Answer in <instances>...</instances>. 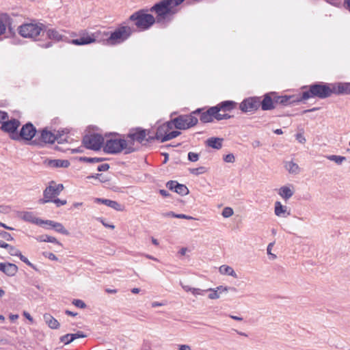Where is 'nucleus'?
<instances>
[{
	"instance_id": "nucleus-1",
	"label": "nucleus",
	"mask_w": 350,
	"mask_h": 350,
	"mask_svg": "<svg viewBox=\"0 0 350 350\" xmlns=\"http://www.w3.org/2000/svg\"><path fill=\"white\" fill-rule=\"evenodd\" d=\"M332 83L315 82L309 85H304L301 88L299 93L301 103H305L312 98L325 99L333 94Z\"/></svg>"
},
{
	"instance_id": "nucleus-2",
	"label": "nucleus",
	"mask_w": 350,
	"mask_h": 350,
	"mask_svg": "<svg viewBox=\"0 0 350 350\" xmlns=\"http://www.w3.org/2000/svg\"><path fill=\"white\" fill-rule=\"evenodd\" d=\"M148 9H141L133 12L126 21L127 24L131 26L135 31H146L150 29L156 22V19L151 14H148Z\"/></svg>"
},
{
	"instance_id": "nucleus-3",
	"label": "nucleus",
	"mask_w": 350,
	"mask_h": 350,
	"mask_svg": "<svg viewBox=\"0 0 350 350\" xmlns=\"http://www.w3.org/2000/svg\"><path fill=\"white\" fill-rule=\"evenodd\" d=\"M149 11L156 14V22L161 23L172 21L178 10L172 3V0H160L154 3Z\"/></svg>"
},
{
	"instance_id": "nucleus-4",
	"label": "nucleus",
	"mask_w": 350,
	"mask_h": 350,
	"mask_svg": "<svg viewBox=\"0 0 350 350\" xmlns=\"http://www.w3.org/2000/svg\"><path fill=\"white\" fill-rule=\"evenodd\" d=\"M80 36L79 38L72 39L68 42L77 46L87 45L94 42H99L108 46L109 31H97L89 34L85 30H83L81 32Z\"/></svg>"
},
{
	"instance_id": "nucleus-5",
	"label": "nucleus",
	"mask_w": 350,
	"mask_h": 350,
	"mask_svg": "<svg viewBox=\"0 0 350 350\" xmlns=\"http://www.w3.org/2000/svg\"><path fill=\"white\" fill-rule=\"evenodd\" d=\"M139 150L138 148H132L128 146L125 139L110 138L106 140L103 146V151L108 154H116L124 151V154H129Z\"/></svg>"
},
{
	"instance_id": "nucleus-6",
	"label": "nucleus",
	"mask_w": 350,
	"mask_h": 350,
	"mask_svg": "<svg viewBox=\"0 0 350 350\" xmlns=\"http://www.w3.org/2000/svg\"><path fill=\"white\" fill-rule=\"evenodd\" d=\"M134 31L126 21L123 22L114 31H109L108 46H116L123 43L131 36Z\"/></svg>"
},
{
	"instance_id": "nucleus-7",
	"label": "nucleus",
	"mask_w": 350,
	"mask_h": 350,
	"mask_svg": "<svg viewBox=\"0 0 350 350\" xmlns=\"http://www.w3.org/2000/svg\"><path fill=\"white\" fill-rule=\"evenodd\" d=\"M149 131L142 127H134L129 129V133L125 135L126 139L128 142V146H131L132 148H138L139 146H135V143L141 144L142 146H147L151 141H148V137H146Z\"/></svg>"
},
{
	"instance_id": "nucleus-8",
	"label": "nucleus",
	"mask_w": 350,
	"mask_h": 350,
	"mask_svg": "<svg viewBox=\"0 0 350 350\" xmlns=\"http://www.w3.org/2000/svg\"><path fill=\"white\" fill-rule=\"evenodd\" d=\"M43 29H44V24L36 23L35 20L31 23H23L17 29L21 36L34 41L38 40L37 38L42 35Z\"/></svg>"
},
{
	"instance_id": "nucleus-9",
	"label": "nucleus",
	"mask_w": 350,
	"mask_h": 350,
	"mask_svg": "<svg viewBox=\"0 0 350 350\" xmlns=\"http://www.w3.org/2000/svg\"><path fill=\"white\" fill-rule=\"evenodd\" d=\"M176 129L186 130L196 126L198 119L191 112L189 114L180 115L171 120Z\"/></svg>"
},
{
	"instance_id": "nucleus-10",
	"label": "nucleus",
	"mask_w": 350,
	"mask_h": 350,
	"mask_svg": "<svg viewBox=\"0 0 350 350\" xmlns=\"http://www.w3.org/2000/svg\"><path fill=\"white\" fill-rule=\"evenodd\" d=\"M63 189V184L55 185L54 181H51L44 190L43 198L38 200V203L44 204L52 202L53 199L59 196Z\"/></svg>"
},
{
	"instance_id": "nucleus-11",
	"label": "nucleus",
	"mask_w": 350,
	"mask_h": 350,
	"mask_svg": "<svg viewBox=\"0 0 350 350\" xmlns=\"http://www.w3.org/2000/svg\"><path fill=\"white\" fill-rule=\"evenodd\" d=\"M82 144L88 150L98 151L104 144V138L99 133L87 134L83 137Z\"/></svg>"
},
{
	"instance_id": "nucleus-12",
	"label": "nucleus",
	"mask_w": 350,
	"mask_h": 350,
	"mask_svg": "<svg viewBox=\"0 0 350 350\" xmlns=\"http://www.w3.org/2000/svg\"><path fill=\"white\" fill-rule=\"evenodd\" d=\"M37 133L38 130L33 124L31 122H28L23 124L21 128L18 135L16 136V141L27 142V144L31 146V142L34 140L33 139L36 135Z\"/></svg>"
},
{
	"instance_id": "nucleus-13",
	"label": "nucleus",
	"mask_w": 350,
	"mask_h": 350,
	"mask_svg": "<svg viewBox=\"0 0 350 350\" xmlns=\"http://www.w3.org/2000/svg\"><path fill=\"white\" fill-rule=\"evenodd\" d=\"M37 133L40 135L31 142V146L44 147L46 144H52L56 141L55 133L49 131L47 128L38 131Z\"/></svg>"
},
{
	"instance_id": "nucleus-14",
	"label": "nucleus",
	"mask_w": 350,
	"mask_h": 350,
	"mask_svg": "<svg viewBox=\"0 0 350 350\" xmlns=\"http://www.w3.org/2000/svg\"><path fill=\"white\" fill-rule=\"evenodd\" d=\"M274 102L275 109L278 105L286 107L297 105L301 103V100L300 99L299 94L292 95H279V94L275 92V95H274Z\"/></svg>"
},
{
	"instance_id": "nucleus-15",
	"label": "nucleus",
	"mask_w": 350,
	"mask_h": 350,
	"mask_svg": "<svg viewBox=\"0 0 350 350\" xmlns=\"http://www.w3.org/2000/svg\"><path fill=\"white\" fill-rule=\"evenodd\" d=\"M20 126L21 122L18 119H7L1 122L0 129L6 133H8L10 139L16 141V136L18 135V129Z\"/></svg>"
},
{
	"instance_id": "nucleus-16",
	"label": "nucleus",
	"mask_w": 350,
	"mask_h": 350,
	"mask_svg": "<svg viewBox=\"0 0 350 350\" xmlns=\"http://www.w3.org/2000/svg\"><path fill=\"white\" fill-rule=\"evenodd\" d=\"M192 114L195 116L199 115V119L202 123H210L216 120L217 111L214 106L208 107L206 109L205 107L198 108L192 111Z\"/></svg>"
},
{
	"instance_id": "nucleus-17",
	"label": "nucleus",
	"mask_w": 350,
	"mask_h": 350,
	"mask_svg": "<svg viewBox=\"0 0 350 350\" xmlns=\"http://www.w3.org/2000/svg\"><path fill=\"white\" fill-rule=\"evenodd\" d=\"M260 108L258 96H250L242 100L239 109L243 113H254Z\"/></svg>"
},
{
	"instance_id": "nucleus-18",
	"label": "nucleus",
	"mask_w": 350,
	"mask_h": 350,
	"mask_svg": "<svg viewBox=\"0 0 350 350\" xmlns=\"http://www.w3.org/2000/svg\"><path fill=\"white\" fill-rule=\"evenodd\" d=\"M274 95H275V92H269L265 94L262 97L258 96L259 106L262 111H270L275 109Z\"/></svg>"
},
{
	"instance_id": "nucleus-19",
	"label": "nucleus",
	"mask_w": 350,
	"mask_h": 350,
	"mask_svg": "<svg viewBox=\"0 0 350 350\" xmlns=\"http://www.w3.org/2000/svg\"><path fill=\"white\" fill-rule=\"evenodd\" d=\"M173 124L171 121H168L160 126H159L157 129L156 133L154 135H148V141H151L152 142L154 140H159L162 142V138L165 137L167 133L172 129Z\"/></svg>"
},
{
	"instance_id": "nucleus-20",
	"label": "nucleus",
	"mask_w": 350,
	"mask_h": 350,
	"mask_svg": "<svg viewBox=\"0 0 350 350\" xmlns=\"http://www.w3.org/2000/svg\"><path fill=\"white\" fill-rule=\"evenodd\" d=\"M12 21L13 20L9 14L6 13L0 14V36L5 33L7 27L11 35L14 34V31L12 27Z\"/></svg>"
},
{
	"instance_id": "nucleus-21",
	"label": "nucleus",
	"mask_w": 350,
	"mask_h": 350,
	"mask_svg": "<svg viewBox=\"0 0 350 350\" xmlns=\"http://www.w3.org/2000/svg\"><path fill=\"white\" fill-rule=\"evenodd\" d=\"M166 187L171 191L184 196L189 193V189L185 185L180 184L176 180H169L166 183Z\"/></svg>"
},
{
	"instance_id": "nucleus-22",
	"label": "nucleus",
	"mask_w": 350,
	"mask_h": 350,
	"mask_svg": "<svg viewBox=\"0 0 350 350\" xmlns=\"http://www.w3.org/2000/svg\"><path fill=\"white\" fill-rule=\"evenodd\" d=\"M44 33H46L49 40H54L55 42L64 41L66 39V37L62 35L59 31L53 28H48L45 25L42 36H44Z\"/></svg>"
},
{
	"instance_id": "nucleus-23",
	"label": "nucleus",
	"mask_w": 350,
	"mask_h": 350,
	"mask_svg": "<svg viewBox=\"0 0 350 350\" xmlns=\"http://www.w3.org/2000/svg\"><path fill=\"white\" fill-rule=\"evenodd\" d=\"M237 103L234 100H224L221 101L217 105H215L217 113L222 112H230L233 109H236Z\"/></svg>"
},
{
	"instance_id": "nucleus-24",
	"label": "nucleus",
	"mask_w": 350,
	"mask_h": 350,
	"mask_svg": "<svg viewBox=\"0 0 350 350\" xmlns=\"http://www.w3.org/2000/svg\"><path fill=\"white\" fill-rule=\"evenodd\" d=\"M333 94H350V83L336 82L332 83Z\"/></svg>"
},
{
	"instance_id": "nucleus-25",
	"label": "nucleus",
	"mask_w": 350,
	"mask_h": 350,
	"mask_svg": "<svg viewBox=\"0 0 350 350\" xmlns=\"http://www.w3.org/2000/svg\"><path fill=\"white\" fill-rule=\"evenodd\" d=\"M0 271L8 277H13L18 272V267L12 262H0Z\"/></svg>"
},
{
	"instance_id": "nucleus-26",
	"label": "nucleus",
	"mask_w": 350,
	"mask_h": 350,
	"mask_svg": "<svg viewBox=\"0 0 350 350\" xmlns=\"http://www.w3.org/2000/svg\"><path fill=\"white\" fill-rule=\"evenodd\" d=\"M44 163L53 168L64 167L67 168L70 166V163L68 160L62 159H46L44 161Z\"/></svg>"
},
{
	"instance_id": "nucleus-27",
	"label": "nucleus",
	"mask_w": 350,
	"mask_h": 350,
	"mask_svg": "<svg viewBox=\"0 0 350 350\" xmlns=\"http://www.w3.org/2000/svg\"><path fill=\"white\" fill-rule=\"evenodd\" d=\"M96 203H102L109 207L113 208L116 211H121L123 210V206L118 202L104 198H96L94 200Z\"/></svg>"
},
{
	"instance_id": "nucleus-28",
	"label": "nucleus",
	"mask_w": 350,
	"mask_h": 350,
	"mask_svg": "<svg viewBox=\"0 0 350 350\" xmlns=\"http://www.w3.org/2000/svg\"><path fill=\"white\" fill-rule=\"evenodd\" d=\"M21 217L25 221H27L38 226L42 225L43 219L35 217L32 212H23Z\"/></svg>"
},
{
	"instance_id": "nucleus-29",
	"label": "nucleus",
	"mask_w": 350,
	"mask_h": 350,
	"mask_svg": "<svg viewBox=\"0 0 350 350\" xmlns=\"http://www.w3.org/2000/svg\"><path fill=\"white\" fill-rule=\"evenodd\" d=\"M223 141V138L213 137L206 141V144L212 148L219 150L222 148Z\"/></svg>"
},
{
	"instance_id": "nucleus-30",
	"label": "nucleus",
	"mask_w": 350,
	"mask_h": 350,
	"mask_svg": "<svg viewBox=\"0 0 350 350\" xmlns=\"http://www.w3.org/2000/svg\"><path fill=\"white\" fill-rule=\"evenodd\" d=\"M44 320L45 323L48 325V326L51 329H58L60 326L59 323L58 321L55 319L52 315L50 314L46 313L43 316Z\"/></svg>"
},
{
	"instance_id": "nucleus-31",
	"label": "nucleus",
	"mask_w": 350,
	"mask_h": 350,
	"mask_svg": "<svg viewBox=\"0 0 350 350\" xmlns=\"http://www.w3.org/2000/svg\"><path fill=\"white\" fill-rule=\"evenodd\" d=\"M36 239L39 242H49L55 243L59 246H62V244L54 237L47 234H42L36 237Z\"/></svg>"
},
{
	"instance_id": "nucleus-32",
	"label": "nucleus",
	"mask_w": 350,
	"mask_h": 350,
	"mask_svg": "<svg viewBox=\"0 0 350 350\" xmlns=\"http://www.w3.org/2000/svg\"><path fill=\"white\" fill-rule=\"evenodd\" d=\"M293 191L287 186L280 187L279 195L284 200H288L293 196Z\"/></svg>"
},
{
	"instance_id": "nucleus-33",
	"label": "nucleus",
	"mask_w": 350,
	"mask_h": 350,
	"mask_svg": "<svg viewBox=\"0 0 350 350\" xmlns=\"http://www.w3.org/2000/svg\"><path fill=\"white\" fill-rule=\"evenodd\" d=\"M285 168L290 174H297L299 172V165L293 161L286 162Z\"/></svg>"
},
{
	"instance_id": "nucleus-34",
	"label": "nucleus",
	"mask_w": 350,
	"mask_h": 350,
	"mask_svg": "<svg viewBox=\"0 0 350 350\" xmlns=\"http://www.w3.org/2000/svg\"><path fill=\"white\" fill-rule=\"evenodd\" d=\"M219 272L221 273V274H226V275H231L235 278H237V273H235V271H234V269L230 267V266H228V265H221L220 267H219Z\"/></svg>"
},
{
	"instance_id": "nucleus-35",
	"label": "nucleus",
	"mask_w": 350,
	"mask_h": 350,
	"mask_svg": "<svg viewBox=\"0 0 350 350\" xmlns=\"http://www.w3.org/2000/svg\"><path fill=\"white\" fill-rule=\"evenodd\" d=\"M107 160L106 158L103 157H80L79 161L85 163H100Z\"/></svg>"
},
{
	"instance_id": "nucleus-36",
	"label": "nucleus",
	"mask_w": 350,
	"mask_h": 350,
	"mask_svg": "<svg viewBox=\"0 0 350 350\" xmlns=\"http://www.w3.org/2000/svg\"><path fill=\"white\" fill-rule=\"evenodd\" d=\"M286 211V207L283 206L280 202H275V214L280 217L282 214L285 213Z\"/></svg>"
},
{
	"instance_id": "nucleus-37",
	"label": "nucleus",
	"mask_w": 350,
	"mask_h": 350,
	"mask_svg": "<svg viewBox=\"0 0 350 350\" xmlns=\"http://www.w3.org/2000/svg\"><path fill=\"white\" fill-rule=\"evenodd\" d=\"M326 157L328 160L334 161L338 165H340L342 163V161L347 160V158L345 157L335 154L328 155Z\"/></svg>"
},
{
	"instance_id": "nucleus-38",
	"label": "nucleus",
	"mask_w": 350,
	"mask_h": 350,
	"mask_svg": "<svg viewBox=\"0 0 350 350\" xmlns=\"http://www.w3.org/2000/svg\"><path fill=\"white\" fill-rule=\"evenodd\" d=\"M55 231L57 232H59L60 234H62L64 235H69L70 232L68 230H67L62 224L57 222V224H55L54 228H53Z\"/></svg>"
},
{
	"instance_id": "nucleus-39",
	"label": "nucleus",
	"mask_w": 350,
	"mask_h": 350,
	"mask_svg": "<svg viewBox=\"0 0 350 350\" xmlns=\"http://www.w3.org/2000/svg\"><path fill=\"white\" fill-rule=\"evenodd\" d=\"M180 133H181L178 131H169L167 133V134L165 135V137H163L162 138V142H165L169 141L170 139H172L178 137V135H180Z\"/></svg>"
},
{
	"instance_id": "nucleus-40",
	"label": "nucleus",
	"mask_w": 350,
	"mask_h": 350,
	"mask_svg": "<svg viewBox=\"0 0 350 350\" xmlns=\"http://www.w3.org/2000/svg\"><path fill=\"white\" fill-rule=\"evenodd\" d=\"M189 171L191 174L196 176H198L205 173L207 171V170L205 167L200 166L196 168H189Z\"/></svg>"
},
{
	"instance_id": "nucleus-41",
	"label": "nucleus",
	"mask_w": 350,
	"mask_h": 350,
	"mask_svg": "<svg viewBox=\"0 0 350 350\" xmlns=\"http://www.w3.org/2000/svg\"><path fill=\"white\" fill-rule=\"evenodd\" d=\"M16 256L19 257L20 260L21 261H23V262H25L27 266L30 267L31 268H32L33 269H34L35 271H38V268L36 267V265H34L33 263H31L28 259L27 258H26L25 256H23L21 253V252L20 251V254L17 255Z\"/></svg>"
},
{
	"instance_id": "nucleus-42",
	"label": "nucleus",
	"mask_w": 350,
	"mask_h": 350,
	"mask_svg": "<svg viewBox=\"0 0 350 350\" xmlns=\"http://www.w3.org/2000/svg\"><path fill=\"white\" fill-rule=\"evenodd\" d=\"M8 253L13 256H16L17 255L20 254V250L17 248H16L14 246H12L8 243L5 248Z\"/></svg>"
},
{
	"instance_id": "nucleus-43",
	"label": "nucleus",
	"mask_w": 350,
	"mask_h": 350,
	"mask_svg": "<svg viewBox=\"0 0 350 350\" xmlns=\"http://www.w3.org/2000/svg\"><path fill=\"white\" fill-rule=\"evenodd\" d=\"M88 179L94 178L98 179L100 183H105L108 182L109 180L103 176L101 174H95L90 175L87 177Z\"/></svg>"
},
{
	"instance_id": "nucleus-44",
	"label": "nucleus",
	"mask_w": 350,
	"mask_h": 350,
	"mask_svg": "<svg viewBox=\"0 0 350 350\" xmlns=\"http://www.w3.org/2000/svg\"><path fill=\"white\" fill-rule=\"evenodd\" d=\"M233 117V116L228 114V112H224V113H217L216 120L220 121L223 120H228Z\"/></svg>"
},
{
	"instance_id": "nucleus-45",
	"label": "nucleus",
	"mask_w": 350,
	"mask_h": 350,
	"mask_svg": "<svg viewBox=\"0 0 350 350\" xmlns=\"http://www.w3.org/2000/svg\"><path fill=\"white\" fill-rule=\"evenodd\" d=\"M0 237L7 241H12L14 240L13 237L8 232L0 230Z\"/></svg>"
},
{
	"instance_id": "nucleus-46",
	"label": "nucleus",
	"mask_w": 350,
	"mask_h": 350,
	"mask_svg": "<svg viewBox=\"0 0 350 350\" xmlns=\"http://www.w3.org/2000/svg\"><path fill=\"white\" fill-rule=\"evenodd\" d=\"M234 213L233 209L230 207H225L221 213L224 217L228 218L232 216Z\"/></svg>"
},
{
	"instance_id": "nucleus-47",
	"label": "nucleus",
	"mask_w": 350,
	"mask_h": 350,
	"mask_svg": "<svg viewBox=\"0 0 350 350\" xmlns=\"http://www.w3.org/2000/svg\"><path fill=\"white\" fill-rule=\"evenodd\" d=\"M207 291H210V294L208 295V298L211 299H215L219 298V293H217V291H216L214 288H208L206 290Z\"/></svg>"
},
{
	"instance_id": "nucleus-48",
	"label": "nucleus",
	"mask_w": 350,
	"mask_h": 350,
	"mask_svg": "<svg viewBox=\"0 0 350 350\" xmlns=\"http://www.w3.org/2000/svg\"><path fill=\"white\" fill-rule=\"evenodd\" d=\"M70 337H71V340L74 341L75 339H77V338H85V337H87V335L81 331H78L75 334H71Z\"/></svg>"
},
{
	"instance_id": "nucleus-49",
	"label": "nucleus",
	"mask_w": 350,
	"mask_h": 350,
	"mask_svg": "<svg viewBox=\"0 0 350 350\" xmlns=\"http://www.w3.org/2000/svg\"><path fill=\"white\" fill-rule=\"evenodd\" d=\"M70 335L71 334H67L64 336H62L59 338L60 342L64 343V345L70 344V342H72V340H71V337H70Z\"/></svg>"
},
{
	"instance_id": "nucleus-50",
	"label": "nucleus",
	"mask_w": 350,
	"mask_h": 350,
	"mask_svg": "<svg viewBox=\"0 0 350 350\" xmlns=\"http://www.w3.org/2000/svg\"><path fill=\"white\" fill-rule=\"evenodd\" d=\"M72 303L74 306L79 308H85L87 306L85 303L81 299H73Z\"/></svg>"
},
{
	"instance_id": "nucleus-51",
	"label": "nucleus",
	"mask_w": 350,
	"mask_h": 350,
	"mask_svg": "<svg viewBox=\"0 0 350 350\" xmlns=\"http://www.w3.org/2000/svg\"><path fill=\"white\" fill-rule=\"evenodd\" d=\"M199 159V154L189 152L188 153V160L191 162H196Z\"/></svg>"
},
{
	"instance_id": "nucleus-52",
	"label": "nucleus",
	"mask_w": 350,
	"mask_h": 350,
	"mask_svg": "<svg viewBox=\"0 0 350 350\" xmlns=\"http://www.w3.org/2000/svg\"><path fill=\"white\" fill-rule=\"evenodd\" d=\"M42 255L45 257V258H49V260H55V261H57L58 260V258L52 252H42Z\"/></svg>"
},
{
	"instance_id": "nucleus-53",
	"label": "nucleus",
	"mask_w": 350,
	"mask_h": 350,
	"mask_svg": "<svg viewBox=\"0 0 350 350\" xmlns=\"http://www.w3.org/2000/svg\"><path fill=\"white\" fill-rule=\"evenodd\" d=\"M51 202H54L57 207L65 205L67 203L66 200H61L59 198H54Z\"/></svg>"
},
{
	"instance_id": "nucleus-54",
	"label": "nucleus",
	"mask_w": 350,
	"mask_h": 350,
	"mask_svg": "<svg viewBox=\"0 0 350 350\" xmlns=\"http://www.w3.org/2000/svg\"><path fill=\"white\" fill-rule=\"evenodd\" d=\"M224 160L226 163H234L235 158L233 154L230 153L224 156Z\"/></svg>"
},
{
	"instance_id": "nucleus-55",
	"label": "nucleus",
	"mask_w": 350,
	"mask_h": 350,
	"mask_svg": "<svg viewBox=\"0 0 350 350\" xmlns=\"http://www.w3.org/2000/svg\"><path fill=\"white\" fill-rule=\"evenodd\" d=\"M110 166L108 163H103L98 166L97 170L98 172H105L109 169Z\"/></svg>"
},
{
	"instance_id": "nucleus-56",
	"label": "nucleus",
	"mask_w": 350,
	"mask_h": 350,
	"mask_svg": "<svg viewBox=\"0 0 350 350\" xmlns=\"http://www.w3.org/2000/svg\"><path fill=\"white\" fill-rule=\"evenodd\" d=\"M66 133H68L67 129H63V130L57 131V133L55 134V137L56 138V139H59L61 137H62L63 135H64Z\"/></svg>"
},
{
	"instance_id": "nucleus-57",
	"label": "nucleus",
	"mask_w": 350,
	"mask_h": 350,
	"mask_svg": "<svg viewBox=\"0 0 350 350\" xmlns=\"http://www.w3.org/2000/svg\"><path fill=\"white\" fill-rule=\"evenodd\" d=\"M205 292H206V290H202L197 288H193L191 290V293L193 295H204Z\"/></svg>"
},
{
	"instance_id": "nucleus-58",
	"label": "nucleus",
	"mask_w": 350,
	"mask_h": 350,
	"mask_svg": "<svg viewBox=\"0 0 350 350\" xmlns=\"http://www.w3.org/2000/svg\"><path fill=\"white\" fill-rule=\"evenodd\" d=\"M8 113L5 111H3L0 110V124L7 119H8Z\"/></svg>"
},
{
	"instance_id": "nucleus-59",
	"label": "nucleus",
	"mask_w": 350,
	"mask_h": 350,
	"mask_svg": "<svg viewBox=\"0 0 350 350\" xmlns=\"http://www.w3.org/2000/svg\"><path fill=\"white\" fill-rule=\"evenodd\" d=\"M39 46L42 48H49L53 46V43L51 41L42 42L39 44Z\"/></svg>"
},
{
	"instance_id": "nucleus-60",
	"label": "nucleus",
	"mask_w": 350,
	"mask_h": 350,
	"mask_svg": "<svg viewBox=\"0 0 350 350\" xmlns=\"http://www.w3.org/2000/svg\"><path fill=\"white\" fill-rule=\"evenodd\" d=\"M98 220H99L104 226H105L106 228H111V229H114L115 228V226L113 225V224H109L107 223H105L104 219L102 218V217H99L97 219Z\"/></svg>"
},
{
	"instance_id": "nucleus-61",
	"label": "nucleus",
	"mask_w": 350,
	"mask_h": 350,
	"mask_svg": "<svg viewBox=\"0 0 350 350\" xmlns=\"http://www.w3.org/2000/svg\"><path fill=\"white\" fill-rule=\"evenodd\" d=\"M296 139L301 143V144H304L306 142V138L304 137V136L301 134V133H297L296 135Z\"/></svg>"
},
{
	"instance_id": "nucleus-62",
	"label": "nucleus",
	"mask_w": 350,
	"mask_h": 350,
	"mask_svg": "<svg viewBox=\"0 0 350 350\" xmlns=\"http://www.w3.org/2000/svg\"><path fill=\"white\" fill-rule=\"evenodd\" d=\"M177 218H179V219H188V220H193V219H195L194 217H191V216H189V215H185V214H178L177 215Z\"/></svg>"
},
{
	"instance_id": "nucleus-63",
	"label": "nucleus",
	"mask_w": 350,
	"mask_h": 350,
	"mask_svg": "<svg viewBox=\"0 0 350 350\" xmlns=\"http://www.w3.org/2000/svg\"><path fill=\"white\" fill-rule=\"evenodd\" d=\"M215 290L217 291V293H221L222 292L228 291V286H219L215 288Z\"/></svg>"
},
{
	"instance_id": "nucleus-64",
	"label": "nucleus",
	"mask_w": 350,
	"mask_h": 350,
	"mask_svg": "<svg viewBox=\"0 0 350 350\" xmlns=\"http://www.w3.org/2000/svg\"><path fill=\"white\" fill-rule=\"evenodd\" d=\"M343 6L346 10L350 12V0H344Z\"/></svg>"
}]
</instances>
